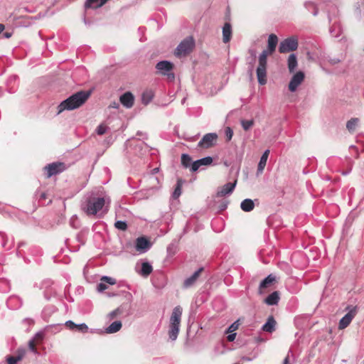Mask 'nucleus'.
<instances>
[{"instance_id":"obj_1","label":"nucleus","mask_w":364,"mask_h":364,"mask_svg":"<svg viewBox=\"0 0 364 364\" xmlns=\"http://www.w3.org/2000/svg\"><path fill=\"white\" fill-rule=\"evenodd\" d=\"M278 43V38L275 34H270L268 37L267 49L264 50L259 55L258 66L256 70L258 83L264 85L267 83V56L273 53Z\"/></svg>"},{"instance_id":"obj_2","label":"nucleus","mask_w":364,"mask_h":364,"mask_svg":"<svg viewBox=\"0 0 364 364\" xmlns=\"http://www.w3.org/2000/svg\"><path fill=\"white\" fill-rule=\"evenodd\" d=\"M110 203V198L105 194H98L95 192H91L88 194L85 200L82 203V210L88 215H95L107 207Z\"/></svg>"},{"instance_id":"obj_3","label":"nucleus","mask_w":364,"mask_h":364,"mask_svg":"<svg viewBox=\"0 0 364 364\" xmlns=\"http://www.w3.org/2000/svg\"><path fill=\"white\" fill-rule=\"evenodd\" d=\"M91 92L90 90L79 91L72 95L58 105V113L64 110H73L80 107L90 97Z\"/></svg>"},{"instance_id":"obj_4","label":"nucleus","mask_w":364,"mask_h":364,"mask_svg":"<svg viewBox=\"0 0 364 364\" xmlns=\"http://www.w3.org/2000/svg\"><path fill=\"white\" fill-rule=\"evenodd\" d=\"M183 309L181 306H176L172 311L169 318L168 336L171 341H176L179 331Z\"/></svg>"},{"instance_id":"obj_5","label":"nucleus","mask_w":364,"mask_h":364,"mask_svg":"<svg viewBox=\"0 0 364 364\" xmlns=\"http://www.w3.org/2000/svg\"><path fill=\"white\" fill-rule=\"evenodd\" d=\"M195 47V41L192 36L183 39L175 50V55L178 57L189 54Z\"/></svg>"},{"instance_id":"obj_6","label":"nucleus","mask_w":364,"mask_h":364,"mask_svg":"<svg viewBox=\"0 0 364 364\" xmlns=\"http://www.w3.org/2000/svg\"><path fill=\"white\" fill-rule=\"evenodd\" d=\"M297 48L298 39L296 37L291 36L280 42L279 51L281 53H286L294 51Z\"/></svg>"},{"instance_id":"obj_7","label":"nucleus","mask_w":364,"mask_h":364,"mask_svg":"<svg viewBox=\"0 0 364 364\" xmlns=\"http://www.w3.org/2000/svg\"><path fill=\"white\" fill-rule=\"evenodd\" d=\"M156 68L162 75H167L168 79L170 80L171 81H172L175 79L174 73H171V70L173 68V65L170 61H168V60L159 61L156 65Z\"/></svg>"},{"instance_id":"obj_8","label":"nucleus","mask_w":364,"mask_h":364,"mask_svg":"<svg viewBox=\"0 0 364 364\" xmlns=\"http://www.w3.org/2000/svg\"><path fill=\"white\" fill-rule=\"evenodd\" d=\"M218 134L216 133L205 134L198 143V147L208 149L213 146L217 141Z\"/></svg>"},{"instance_id":"obj_9","label":"nucleus","mask_w":364,"mask_h":364,"mask_svg":"<svg viewBox=\"0 0 364 364\" xmlns=\"http://www.w3.org/2000/svg\"><path fill=\"white\" fill-rule=\"evenodd\" d=\"M47 171V178L58 174L65 170V165L63 162H53L45 166Z\"/></svg>"},{"instance_id":"obj_10","label":"nucleus","mask_w":364,"mask_h":364,"mask_svg":"<svg viewBox=\"0 0 364 364\" xmlns=\"http://www.w3.org/2000/svg\"><path fill=\"white\" fill-rule=\"evenodd\" d=\"M347 310H348V313L339 321L338 328L340 329L346 328L357 314L356 306H348Z\"/></svg>"},{"instance_id":"obj_11","label":"nucleus","mask_w":364,"mask_h":364,"mask_svg":"<svg viewBox=\"0 0 364 364\" xmlns=\"http://www.w3.org/2000/svg\"><path fill=\"white\" fill-rule=\"evenodd\" d=\"M305 77L304 73L302 71H298L291 77L289 84V90L291 92H295L297 87L301 84Z\"/></svg>"},{"instance_id":"obj_12","label":"nucleus","mask_w":364,"mask_h":364,"mask_svg":"<svg viewBox=\"0 0 364 364\" xmlns=\"http://www.w3.org/2000/svg\"><path fill=\"white\" fill-rule=\"evenodd\" d=\"M151 247V242L144 237H139L135 241V249L139 253L146 252Z\"/></svg>"},{"instance_id":"obj_13","label":"nucleus","mask_w":364,"mask_h":364,"mask_svg":"<svg viewBox=\"0 0 364 364\" xmlns=\"http://www.w3.org/2000/svg\"><path fill=\"white\" fill-rule=\"evenodd\" d=\"M213 163V158L211 156H205L204 158L198 159L193 162L191 171L195 172L198 171L203 166H210Z\"/></svg>"},{"instance_id":"obj_14","label":"nucleus","mask_w":364,"mask_h":364,"mask_svg":"<svg viewBox=\"0 0 364 364\" xmlns=\"http://www.w3.org/2000/svg\"><path fill=\"white\" fill-rule=\"evenodd\" d=\"M204 270L203 267L199 268L198 270H196L191 276L186 278L183 284V288L184 289H188L191 287H193L196 281L198 280V277L200 275V273Z\"/></svg>"},{"instance_id":"obj_15","label":"nucleus","mask_w":364,"mask_h":364,"mask_svg":"<svg viewBox=\"0 0 364 364\" xmlns=\"http://www.w3.org/2000/svg\"><path fill=\"white\" fill-rule=\"evenodd\" d=\"M236 181L233 183L229 182L225 183L224 186H223L218 190L217 196L223 197L227 195L231 194L236 186Z\"/></svg>"},{"instance_id":"obj_16","label":"nucleus","mask_w":364,"mask_h":364,"mask_svg":"<svg viewBox=\"0 0 364 364\" xmlns=\"http://www.w3.org/2000/svg\"><path fill=\"white\" fill-rule=\"evenodd\" d=\"M274 281L275 277L272 274H269L267 277H265L259 284L258 289L259 294H263L264 290L271 287Z\"/></svg>"},{"instance_id":"obj_17","label":"nucleus","mask_w":364,"mask_h":364,"mask_svg":"<svg viewBox=\"0 0 364 364\" xmlns=\"http://www.w3.org/2000/svg\"><path fill=\"white\" fill-rule=\"evenodd\" d=\"M120 102L127 108H131L134 102V97L130 92L124 93L119 98Z\"/></svg>"},{"instance_id":"obj_18","label":"nucleus","mask_w":364,"mask_h":364,"mask_svg":"<svg viewBox=\"0 0 364 364\" xmlns=\"http://www.w3.org/2000/svg\"><path fill=\"white\" fill-rule=\"evenodd\" d=\"M232 26L230 23H225L223 27V41L225 43L230 42L232 38Z\"/></svg>"},{"instance_id":"obj_19","label":"nucleus","mask_w":364,"mask_h":364,"mask_svg":"<svg viewBox=\"0 0 364 364\" xmlns=\"http://www.w3.org/2000/svg\"><path fill=\"white\" fill-rule=\"evenodd\" d=\"M287 65L289 73H294L298 65L297 57L295 53L289 55L287 60Z\"/></svg>"},{"instance_id":"obj_20","label":"nucleus","mask_w":364,"mask_h":364,"mask_svg":"<svg viewBox=\"0 0 364 364\" xmlns=\"http://www.w3.org/2000/svg\"><path fill=\"white\" fill-rule=\"evenodd\" d=\"M153 271L151 264L148 262H144L141 263V269L138 273L144 277H147Z\"/></svg>"},{"instance_id":"obj_21","label":"nucleus","mask_w":364,"mask_h":364,"mask_svg":"<svg viewBox=\"0 0 364 364\" xmlns=\"http://www.w3.org/2000/svg\"><path fill=\"white\" fill-rule=\"evenodd\" d=\"M279 301V294L278 291H274L264 299V303L269 306H274L277 305Z\"/></svg>"},{"instance_id":"obj_22","label":"nucleus","mask_w":364,"mask_h":364,"mask_svg":"<svg viewBox=\"0 0 364 364\" xmlns=\"http://www.w3.org/2000/svg\"><path fill=\"white\" fill-rule=\"evenodd\" d=\"M276 321L273 316H269L267 322L263 325L262 330L265 332L272 333L275 329Z\"/></svg>"},{"instance_id":"obj_23","label":"nucleus","mask_w":364,"mask_h":364,"mask_svg":"<svg viewBox=\"0 0 364 364\" xmlns=\"http://www.w3.org/2000/svg\"><path fill=\"white\" fill-rule=\"evenodd\" d=\"M269 154V149L265 150L264 151V153L262 154V155L260 158L259 162L258 164V166H257V172L258 173H262L264 171V167L267 164Z\"/></svg>"},{"instance_id":"obj_24","label":"nucleus","mask_w":364,"mask_h":364,"mask_svg":"<svg viewBox=\"0 0 364 364\" xmlns=\"http://www.w3.org/2000/svg\"><path fill=\"white\" fill-rule=\"evenodd\" d=\"M240 208L245 212H250L255 208L254 201L249 198L245 199L241 202Z\"/></svg>"},{"instance_id":"obj_25","label":"nucleus","mask_w":364,"mask_h":364,"mask_svg":"<svg viewBox=\"0 0 364 364\" xmlns=\"http://www.w3.org/2000/svg\"><path fill=\"white\" fill-rule=\"evenodd\" d=\"M122 322L119 321H115L112 322L107 328L106 333H114L118 332L122 328Z\"/></svg>"},{"instance_id":"obj_26","label":"nucleus","mask_w":364,"mask_h":364,"mask_svg":"<svg viewBox=\"0 0 364 364\" xmlns=\"http://www.w3.org/2000/svg\"><path fill=\"white\" fill-rule=\"evenodd\" d=\"M358 124V118H352L349 121L347 122L346 128L350 132H353Z\"/></svg>"},{"instance_id":"obj_27","label":"nucleus","mask_w":364,"mask_h":364,"mask_svg":"<svg viewBox=\"0 0 364 364\" xmlns=\"http://www.w3.org/2000/svg\"><path fill=\"white\" fill-rule=\"evenodd\" d=\"M181 164L185 168H191L193 161L191 157L187 154H183L181 156Z\"/></svg>"},{"instance_id":"obj_28","label":"nucleus","mask_w":364,"mask_h":364,"mask_svg":"<svg viewBox=\"0 0 364 364\" xmlns=\"http://www.w3.org/2000/svg\"><path fill=\"white\" fill-rule=\"evenodd\" d=\"M182 188V181L178 179L177 181L174 191L173 192L172 197L174 199H177L181 194Z\"/></svg>"},{"instance_id":"obj_29","label":"nucleus","mask_w":364,"mask_h":364,"mask_svg":"<svg viewBox=\"0 0 364 364\" xmlns=\"http://www.w3.org/2000/svg\"><path fill=\"white\" fill-rule=\"evenodd\" d=\"M153 97L154 95L151 91L144 92L141 97L142 102L147 105L152 100Z\"/></svg>"},{"instance_id":"obj_30","label":"nucleus","mask_w":364,"mask_h":364,"mask_svg":"<svg viewBox=\"0 0 364 364\" xmlns=\"http://www.w3.org/2000/svg\"><path fill=\"white\" fill-rule=\"evenodd\" d=\"M159 171V168H155L151 170V173L149 176V178L151 181V183L153 184V186H155V183L159 184V179L158 177L155 176V174ZM154 187H152L153 188Z\"/></svg>"},{"instance_id":"obj_31","label":"nucleus","mask_w":364,"mask_h":364,"mask_svg":"<svg viewBox=\"0 0 364 364\" xmlns=\"http://www.w3.org/2000/svg\"><path fill=\"white\" fill-rule=\"evenodd\" d=\"M178 246L176 243L171 242L167 247L166 251L168 257H173L177 252Z\"/></svg>"},{"instance_id":"obj_32","label":"nucleus","mask_w":364,"mask_h":364,"mask_svg":"<svg viewBox=\"0 0 364 364\" xmlns=\"http://www.w3.org/2000/svg\"><path fill=\"white\" fill-rule=\"evenodd\" d=\"M241 125L244 130L247 131L254 125V120L242 119L241 120Z\"/></svg>"},{"instance_id":"obj_33","label":"nucleus","mask_w":364,"mask_h":364,"mask_svg":"<svg viewBox=\"0 0 364 364\" xmlns=\"http://www.w3.org/2000/svg\"><path fill=\"white\" fill-rule=\"evenodd\" d=\"M114 227L118 229V230H127V223L125 221H122V220H117L115 223H114Z\"/></svg>"},{"instance_id":"obj_34","label":"nucleus","mask_w":364,"mask_h":364,"mask_svg":"<svg viewBox=\"0 0 364 364\" xmlns=\"http://www.w3.org/2000/svg\"><path fill=\"white\" fill-rule=\"evenodd\" d=\"M304 6L307 9H314V12H313L314 16H316L318 14V9L313 2L306 1V2H305Z\"/></svg>"},{"instance_id":"obj_35","label":"nucleus","mask_w":364,"mask_h":364,"mask_svg":"<svg viewBox=\"0 0 364 364\" xmlns=\"http://www.w3.org/2000/svg\"><path fill=\"white\" fill-rule=\"evenodd\" d=\"M36 342L34 341V339H30L29 341H28V346L29 350L32 353H33L34 354L36 355V354L38 353V350H37V349L36 348Z\"/></svg>"},{"instance_id":"obj_36","label":"nucleus","mask_w":364,"mask_h":364,"mask_svg":"<svg viewBox=\"0 0 364 364\" xmlns=\"http://www.w3.org/2000/svg\"><path fill=\"white\" fill-rule=\"evenodd\" d=\"M26 349L24 348H18L16 350L17 360H21L26 355Z\"/></svg>"},{"instance_id":"obj_37","label":"nucleus","mask_w":364,"mask_h":364,"mask_svg":"<svg viewBox=\"0 0 364 364\" xmlns=\"http://www.w3.org/2000/svg\"><path fill=\"white\" fill-rule=\"evenodd\" d=\"M76 331L81 332V333H87L88 331V326L87 324L82 323L80 324H77Z\"/></svg>"},{"instance_id":"obj_38","label":"nucleus","mask_w":364,"mask_h":364,"mask_svg":"<svg viewBox=\"0 0 364 364\" xmlns=\"http://www.w3.org/2000/svg\"><path fill=\"white\" fill-rule=\"evenodd\" d=\"M107 127L104 124H100L97 129L96 132L98 135H102L107 132Z\"/></svg>"},{"instance_id":"obj_39","label":"nucleus","mask_w":364,"mask_h":364,"mask_svg":"<svg viewBox=\"0 0 364 364\" xmlns=\"http://www.w3.org/2000/svg\"><path fill=\"white\" fill-rule=\"evenodd\" d=\"M0 237H1V240H2L1 241L2 247H4V248H6L7 250L11 249V246H9L8 247H6V242L8 241L7 236L4 233H3V232H0Z\"/></svg>"},{"instance_id":"obj_40","label":"nucleus","mask_w":364,"mask_h":364,"mask_svg":"<svg viewBox=\"0 0 364 364\" xmlns=\"http://www.w3.org/2000/svg\"><path fill=\"white\" fill-rule=\"evenodd\" d=\"M225 137L227 141H230L233 136V131L230 127H226L225 130Z\"/></svg>"},{"instance_id":"obj_41","label":"nucleus","mask_w":364,"mask_h":364,"mask_svg":"<svg viewBox=\"0 0 364 364\" xmlns=\"http://www.w3.org/2000/svg\"><path fill=\"white\" fill-rule=\"evenodd\" d=\"M44 338V333L43 331L37 332L31 339H34L35 342L41 341Z\"/></svg>"},{"instance_id":"obj_42","label":"nucleus","mask_w":364,"mask_h":364,"mask_svg":"<svg viewBox=\"0 0 364 364\" xmlns=\"http://www.w3.org/2000/svg\"><path fill=\"white\" fill-rule=\"evenodd\" d=\"M102 281L106 282L107 283H108L109 284H112V285L116 284V279H114L112 277H107V276L102 277Z\"/></svg>"},{"instance_id":"obj_43","label":"nucleus","mask_w":364,"mask_h":364,"mask_svg":"<svg viewBox=\"0 0 364 364\" xmlns=\"http://www.w3.org/2000/svg\"><path fill=\"white\" fill-rule=\"evenodd\" d=\"M18 361H20V360H17L16 356H7L6 357L7 364H17V363Z\"/></svg>"},{"instance_id":"obj_44","label":"nucleus","mask_w":364,"mask_h":364,"mask_svg":"<svg viewBox=\"0 0 364 364\" xmlns=\"http://www.w3.org/2000/svg\"><path fill=\"white\" fill-rule=\"evenodd\" d=\"M65 326L70 330H75L77 327V324L70 320L65 322Z\"/></svg>"},{"instance_id":"obj_45","label":"nucleus","mask_w":364,"mask_h":364,"mask_svg":"<svg viewBox=\"0 0 364 364\" xmlns=\"http://www.w3.org/2000/svg\"><path fill=\"white\" fill-rule=\"evenodd\" d=\"M247 64H248V70L249 72L252 73L254 68V63L255 61V59H253L251 58V59L249 60V58L247 59Z\"/></svg>"},{"instance_id":"obj_46","label":"nucleus","mask_w":364,"mask_h":364,"mask_svg":"<svg viewBox=\"0 0 364 364\" xmlns=\"http://www.w3.org/2000/svg\"><path fill=\"white\" fill-rule=\"evenodd\" d=\"M238 328V323L237 321L231 324L226 331V333L232 332Z\"/></svg>"},{"instance_id":"obj_47","label":"nucleus","mask_w":364,"mask_h":364,"mask_svg":"<svg viewBox=\"0 0 364 364\" xmlns=\"http://www.w3.org/2000/svg\"><path fill=\"white\" fill-rule=\"evenodd\" d=\"M121 313V311L119 309H117L114 311H112V312H110L109 314V316L110 318V319H113L114 318H115L117 316V315Z\"/></svg>"},{"instance_id":"obj_48","label":"nucleus","mask_w":364,"mask_h":364,"mask_svg":"<svg viewBox=\"0 0 364 364\" xmlns=\"http://www.w3.org/2000/svg\"><path fill=\"white\" fill-rule=\"evenodd\" d=\"M136 136H138L139 139H147L148 135L146 133L143 132L141 131H138L136 132Z\"/></svg>"},{"instance_id":"obj_49","label":"nucleus","mask_w":364,"mask_h":364,"mask_svg":"<svg viewBox=\"0 0 364 364\" xmlns=\"http://www.w3.org/2000/svg\"><path fill=\"white\" fill-rule=\"evenodd\" d=\"M107 289V286L104 283H100L97 284V289L100 292H102Z\"/></svg>"},{"instance_id":"obj_50","label":"nucleus","mask_w":364,"mask_h":364,"mask_svg":"<svg viewBox=\"0 0 364 364\" xmlns=\"http://www.w3.org/2000/svg\"><path fill=\"white\" fill-rule=\"evenodd\" d=\"M236 333H230L227 336V340L230 342L233 341L235 339Z\"/></svg>"},{"instance_id":"obj_51","label":"nucleus","mask_w":364,"mask_h":364,"mask_svg":"<svg viewBox=\"0 0 364 364\" xmlns=\"http://www.w3.org/2000/svg\"><path fill=\"white\" fill-rule=\"evenodd\" d=\"M249 53L251 55V58H252L253 59H255L256 58V51L253 49H250L249 50Z\"/></svg>"},{"instance_id":"obj_52","label":"nucleus","mask_w":364,"mask_h":364,"mask_svg":"<svg viewBox=\"0 0 364 364\" xmlns=\"http://www.w3.org/2000/svg\"><path fill=\"white\" fill-rule=\"evenodd\" d=\"M75 222H77V218H75V219L72 218L71 220H70V225L74 228H77V226L75 225Z\"/></svg>"},{"instance_id":"obj_53","label":"nucleus","mask_w":364,"mask_h":364,"mask_svg":"<svg viewBox=\"0 0 364 364\" xmlns=\"http://www.w3.org/2000/svg\"><path fill=\"white\" fill-rule=\"evenodd\" d=\"M339 61H340V60L338 58H332V59L329 60V63L331 65H335V64L338 63Z\"/></svg>"},{"instance_id":"obj_54","label":"nucleus","mask_w":364,"mask_h":364,"mask_svg":"<svg viewBox=\"0 0 364 364\" xmlns=\"http://www.w3.org/2000/svg\"><path fill=\"white\" fill-rule=\"evenodd\" d=\"M12 33L11 32H4L3 33V37L5 38H9L11 36Z\"/></svg>"},{"instance_id":"obj_55","label":"nucleus","mask_w":364,"mask_h":364,"mask_svg":"<svg viewBox=\"0 0 364 364\" xmlns=\"http://www.w3.org/2000/svg\"><path fill=\"white\" fill-rule=\"evenodd\" d=\"M47 198V194L46 193H41V195H40V199L41 200H44Z\"/></svg>"},{"instance_id":"obj_56","label":"nucleus","mask_w":364,"mask_h":364,"mask_svg":"<svg viewBox=\"0 0 364 364\" xmlns=\"http://www.w3.org/2000/svg\"><path fill=\"white\" fill-rule=\"evenodd\" d=\"M289 355H287V356L284 358V361H283V364H289Z\"/></svg>"},{"instance_id":"obj_57","label":"nucleus","mask_w":364,"mask_h":364,"mask_svg":"<svg viewBox=\"0 0 364 364\" xmlns=\"http://www.w3.org/2000/svg\"><path fill=\"white\" fill-rule=\"evenodd\" d=\"M5 26L4 24L0 23V34L4 31Z\"/></svg>"},{"instance_id":"obj_58","label":"nucleus","mask_w":364,"mask_h":364,"mask_svg":"<svg viewBox=\"0 0 364 364\" xmlns=\"http://www.w3.org/2000/svg\"><path fill=\"white\" fill-rule=\"evenodd\" d=\"M25 245H26V243H25V242H19V243L18 244V249H19L20 247H23V246H24Z\"/></svg>"},{"instance_id":"obj_59","label":"nucleus","mask_w":364,"mask_h":364,"mask_svg":"<svg viewBox=\"0 0 364 364\" xmlns=\"http://www.w3.org/2000/svg\"><path fill=\"white\" fill-rule=\"evenodd\" d=\"M112 107H118V105L116 103V102H114L113 105H112Z\"/></svg>"},{"instance_id":"obj_60","label":"nucleus","mask_w":364,"mask_h":364,"mask_svg":"<svg viewBox=\"0 0 364 364\" xmlns=\"http://www.w3.org/2000/svg\"><path fill=\"white\" fill-rule=\"evenodd\" d=\"M227 207V205L226 204H224L223 205H222V208H221V210H224Z\"/></svg>"},{"instance_id":"obj_61","label":"nucleus","mask_w":364,"mask_h":364,"mask_svg":"<svg viewBox=\"0 0 364 364\" xmlns=\"http://www.w3.org/2000/svg\"><path fill=\"white\" fill-rule=\"evenodd\" d=\"M350 171H346V172H343L342 174L343 175H347L350 173Z\"/></svg>"},{"instance_id":"obj_62","label":"nucleus","mask_w":364,"mask_h":364,"mask_svg":"<svg viewBox=\"0 0 364 364\" xmlns=\"http://www.w3.org/2000/svg\"><path fill=\"white\" fill-rule=\"evenodd\" d=\"M84 22L85 24H90V22H88L85 18H84Z\"/></svg>"},{"instance_id":"obj_63","label":"nucleus","mask_w":364,"mask_h":364,"mask_svg":"<svg viewBox=\"0 0 364 364\" xmlns=\"http://www.w3.org/2000/svg\"><path fill=\"white\" fill-rule=\"evenodd\" d=\"M17 254H18H18H21V252H20L19 250H18Z\"/></svg>"}]
</instances>
